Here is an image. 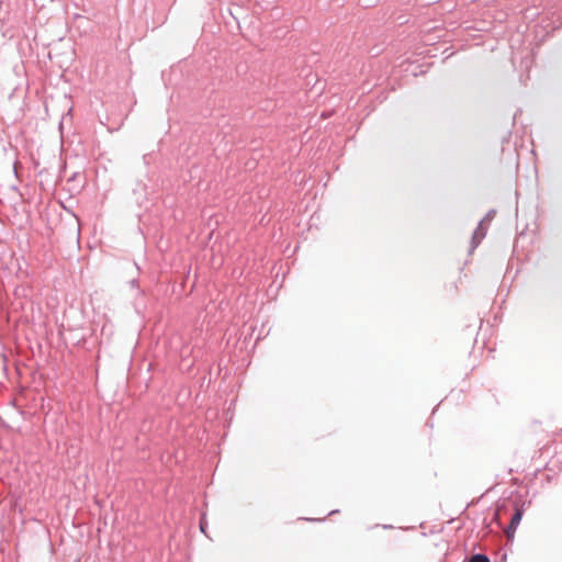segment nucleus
<instances>
[{"label": "nucleus", "instance_id": "1", "mask_svg": "<svg viewBox=\"0 0 562 562\" xmlns=\"http://www.w3.org/2000/svg\"><path fill=\"white\" fill-rule=\"evenodd\" d=\"M525 509L524 507H516L515 513L513 514L510 521L507 526L506 533L509 539H514L515 532L522 519Z\"/></svg>", "mask_w": 562, "mask_h": 562}, {"label": "nucleus", "instance_id": "6", "mask_svg": "<svg viewBox=\"0 0 562 562\" xmlns=\"http://www.w3.org/2000/svg\"><path fill=\"white\" fill-rule=\"evenodd\" d=\"M495 214H496V211H495V210H490V211L486 213V215H485V217L483 218V221H484V220H492V218L495 216Z\"/></svg>", "mask_w": 562, "mask_h": 562}, {"label": "nucleus", "instance_id": "11", "mask_svg": "<svg viewBox=\"0 0 562 562\" xmlns=\"http://www.w3.org/2000/svg\"><path fill=\"white\" fill-rule=\"evenodd\" d=\"M143 159H144V162L147 164V160H146L147 159V155H144Z\"/></svg>", "mask_w": 562, "mask_h": 562}, {"label": "nucleus", "instance_id": "7", "mask_svg": "<svg viewBox=\"0 0 562 562\" xmlns=\"http://www.w3.org/2000/svg\"><path fill=\"white\" fill-rule=\"evenodd\" d=\"M130 284H131L132 288H137L138 289V281L136 279H132L130 281Z\"/></svg>", "mask_w": 562, "mask_h": 562}, {"label": "nucleus", "instance_id": "9", "mask_svg": "<svg viewBox=\"0 0 562 562\" xmlns=\"http://www.w3.org/2000/svg\"><path fill=\"white\" fill-rule=\"evenodd\" d=\"M337 513H339V510H338V509L330 510V512L328 513V516L335 515V514H337Z\"/></svg>", "mask_w": 562, "mask_h": 562}, {"label": "nucleus", "instance_id": "3", "mask_svg": "<svg viewBox=\"0 0 562 562\" xmlns=\"http://www.w3.org/2000/svg\"><path fill=\"white\" fill-rule=\"evenodd\" d=\"M485 237V229L483 228V220L479 223L477 227L473 232L471 239V251H473Z\"/></svg>", "mask_w": 562, "mask_h": 562}, {"label": "nucleus", "instance_id": "4", "mask_svg": "<svg viewBox=\"0 0 562 562\" xmlns=\"http://www.w3.org/2000/svg\"><path fill=\"white\" fill-rule=\"evenodd\" d=\"M469 562H491V560L485 553H474L470 558Z\"/></svg>", "mask_w": 562, "mask_h": 562}, {"label": "nucleus", "instance_id": "2", "mask_svg": "<svg viewBox=\"0 0 562 562\" xmlns=\"http://www.w3.org/2000/svg\"><path fill=\"white\" fill-rule=\"evenodd\" d=\"M148 190L147 186L142 181L136 182V187L133 189V201L138 205L143 206L147 201Z\"/></svg>", "mask_w": 562, "mask_h": 562}, {"label": "nucleus", "instance_id": "5", "mask_svg": "<svg viewBox=\"0 0 562 562\" xmlns=\"http://www.w3.org/2000/svg\"><path fill=\"white\" fill-rule=\"evenodd\" d=\"M206 528H207V522L205 520V514H203L202 517H201V520H200V530H201V532L206 535Z\"/></svg>", "mask_w": 562, "mask_h": 562}, {"label": "nucleus", "instance_id": "8", "mask_svg": "<svg viewBox=\"0 0 562 562\" xmlns=\"http://www.w3.org/2000/svg\"><path fill=\"white\" fill-rule=\"evenodd\" d=\"M306 520H310V521H324L325 518H322V519L306 518Z\"/></svg>", "mask_w": 562, "mask_h": 562}, {"label": "nucleus", "instance_id": "10", "mask_svg": "<svg viewBox=\"0 0 562 562\" xmlns=\"http://www.w3.org/2000/svg\"><path fill=\"white\" fill-rule=\"evenodd\" d=\"M382 528L383 529H391V528H393V526L392 525H382Z\"/></svg>", "mask_w": 562, "mask_h": 562}]
</instances>
